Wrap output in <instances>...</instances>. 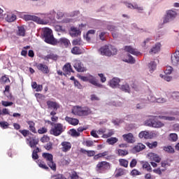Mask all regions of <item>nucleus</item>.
Returning a JSON list of instances; mask_svg holds the SVG:
<instances>
[{
  "label": "nucleus",
  "instance_id": "obj_1",
  "mask_svg": "<svg viewBox=\"0 0 179 179\" xmlns=\"http://www.w3.org/2000/svg\"><path fill=\"white\" fill-rule=\"evenodd\" d=\"M43 38L45 43L47 44H50L51 45H55L57 44H60L61 45H70L71 41L66 38H61L59 41L54 38L52 35V30L50 28H45L43 29Z\"/></svg>",
  "mask_w": 179,
  "mask_h": 179
},
{
  "label": "nucleus",
  "instance_id": "obj_2",
  "mask_svg": "<svg viewBox=\"0 0 179 179\" xmlns=\"http://www.w3.org/2000/svg\"><path fill=\"white\" fill-rule=\"evenodd\" d=\"M92 113V110L87 107L74 106L72 109V114L79 117H85Z\"/></svg>",
  "mask_w": 179,
  "mask_h": 179
},
{
  "label": "nucleus",
  "instance_id": "obj_3",
  "mask_svg": "<svg viewBox=\"0 0 179 179\" xmlns=\"http://www.w3.org/2000/svg\"><path fill=\"white\" fill-rule=\"evenodd\" d=\"M101 55H106V57H111L117 54V48L113 45H103L99 49Z\"/></svg>",
  "mask_w": 179,
  "mask_h": 179
},
{
  "label": "nucleus",
  "instance_id": "obj_4",
  "mask_svg": "<svg viewBox=\"0 0 179 179\" xmlns=\"http://www.w3.org/2000/svg\"><path fill=\"white\" fill-rule=\"evenodd\" d=\"M145 125L146 127H152V128H163L164 123L156 120V116H150V118L145 121Z\"/></svg>",
  "mask_w": 179,
  "mask_h": 179
},
{
  "label": "nucleus",
  "instance_id": "obj_5",
  "mask_svg": "<svg viewBox=\"0 0 179 179\" xmlns=\"http://www.w3.org/2000/svg\"><path fill=\"white\" fill-rule=\"evenodd\" d=\"M42 157L45 159L49 167L53 171H55L57 170V164L54 162V156H52V154L44 152L42 154Z\"/></svg>",
  "mask_w": 179,
  "mask_h": 179
},
{
  "label": "nucleus",
  "instance_id": "obj_6",
  "mask_svg": "<svg viewBox=\"0 0 179 179\" xmlns=\"http://www.w3.org/2000/svg\"><path fill=\"white\" fill-rule=\"evenodd\" d=\"M65 131L64 125L61 123L55 124L53 127L50 129V132L51 135L54 136H59L62 132Z\"/></svg>",
  "mask_w": 179,
  "mask_h": 179
},
{
  "label": "nucleus",
  "instance_id": "obj_7",
  "mask_svg": "<svg viewBox=\"0 0 179 179\" xmlns=\"http://www.w3.org/2000/svg\"><path fill=\"white\" fill-rule=\"evenodd\" d=\"M110 163L106 162H99L96 165V170L98 173H104L106 170H109Z\"/></svg>",
  "mask_w": 179,
  "mask_h": 179
},
{
  "label": "nucleus",
  "instance_id": "obj_8",
  "mask_svg": "<svg viewBox=\"0 0 179 179\" xmlns=\"http://www.w3.org/2000/svg\"><path fill=\"white\" fill-rule=\"evenodd\" d=\"M177 16V12L173 10H169L166 11V15H165L164 18L163 23H169L170 20H173V19H176V17Z\"/></svg>",
  "mask_w": 179,
  "mask_h": 179
},
{
  "label": "nucleus",
  "instance_id": "obj_9",
  "mask_svg": "<svg viewBox=\"0 0 179 179\" xmlns=\"http://www.w3.org/2000/svg\"><path fill=\"white\" fill-rule=\"evenodd\" d=\"M74 69L77 71V72H86V68L80 60L74 59L73 61Z\"/></svg>",
  "mask_w": 179,
  "mask_h": 179
},
{
  "label": "nucleus",
  "instance_id": "obj_10",
  "mask_svg": "<svg viewBox=\"0 0 179 179\" xmlns=\"http://www.w3.org/2000/svg\"><path fill=\"white\" fill-rule=\"evenodd\" d=\"M156 133L153 132V131H141L140 132V134H138L139 138H144L145 139H153V138H156Z\"/></svg>",
  "mask_w": 179,
  "mask_h": 179
},
{
  "label": "nucleus",
  "instance_id": "obj_11",
  "mask_svg": "<svg viewBox=\"0 0 179 179\" xmlns=\"http://www.w3.org/2000/svg\"><path fill=\"white\" fill-rule=\"evenodd\" d=\"M120 82L121 80L120 78H113L108 82V85L110 86V87H112V89H117V87H120Z\"/></svg>",
  "mask_w": 179,
  "mask_h": 179
},
{
  "label": "nucleus",
  "instance_id": "obj_12",
  "mask_svg": "<svg viewBox=\"0 0 179 179\" xmlns=\"http://www.w3.org/2000/svg\"><path fill=\"white\" fill-rule=\"evenodd\" d=\"M122 138L125 142H127V143H134L135 142V137L131 133L123 134Z\"/></svg>",
  "mask_w": 179,
  "mask_h": 179
},
{
  "label": "nucleus",
  "instance_id": "obj_13",
  "mask_svg": "<svg viewBox=\"0 0 179 179\" xmlns=\"http://www.w3.org/2000/svg\"><path fill=\"white\" fill-rule=\"evenodd\" d=\"M124 51H126V52L131 54L132 55H141V52H139L137 49H135L130 45L125 46Z\"/></svg>",
  "mask_w": 179,
  "mask_h": 179
},
{
  "label": "nucleus",
  "instance_id": "obj_14",
  "mask_svg": "<svg viewBox=\"0 0 179 179\" xmlns=\"http://www.w3.org/2000/svg\"><path fill=\"white\" fill-rule=\"evenodd\" d=\"M88 82L96 87H103V85L99 83L96 78L92 75H88Z\"/></svg>",
  "mask_w": 179,
  "mask_h": 179
},
{
  "label": "nucleus",
  "instance_id": "obj_15",
  "mask_svg": "<svg viewBox=\"0 0 179 179\" xmlns=\"http://www.w3.org/2000/svg\"><path fill=\"white\" fill-rule=\"evenodd\" d=\"M62 146V150L64 152L66 153V152H69L72 148V144L68 141H63L61 143Z\"/></svg>",
  "mask_w": 179,
  "mask_h": 179
},
{
  "label": "nucleus",
  "instance_id": "obj_16",
  "mask_svg": "<svg viewBox=\"0 0 179 179\" xmlns=\"http://www.w3.org/2000/svg\"><path fill=\"white\" fill-rule=\"evenodd\" d=\"M171 62L173 65L177 66L179 64V51L176 50L172 55H171Z\"/></svg>",
  "mask_w": 179,
  "mask_h": 179
},
{
  "label": "nucleus",
  "instance_id": "obj_17",
  "mask_svg": "<svg viewBox=\"0 0 179 179\" xmlns=\"http://www.w3.org/2000/svg\"><path fill=\"white\" fill-rule=\"evenodd\" d=\"M69 34L71 37H78V36L82 34V31L75 27H71L70 28Z\"/></svg>",
  "mask_w": 179,
  "mask_h": 179
},
{
  "label": "nucleus",
  "instance_id": "obj_18",
  "mask_svg": "<svg viewBox=\"0 0 179 179\" xmlns=\"http://www.w3.org/2000/svg\"><path fill=\"white\" fill-rule=\"evenodd\" d=\"M27 143L30 146V148H36V145H38L39 140L38 138H27Z\"/></svg>",
  "mask_w": 179,
  "mask_h": 179
},
{
  "label": "nucleus",
  "instance_id": "obj_19",
  "mask_svg": "<svg viewBox=\"0 0 179 179\" xmlns=\"http://www.w3.org/2000/svg\"><path fill=\"white\" fill-rule=\"evenodd\" d=\"M64 120L66 122H68V124H69L70 125H73V127H76V125L79 124V120L76 118H73V117L66 116L64 118Z\"/></svg>",
  "mask_w": 179,
  "mask_h": 179
},
{
  "label": "nucleus",
  "instance_id": "obj_20",
  "mask_svg": "<svg viewBox=\"0 0 179 179\" xmlns=\"http://www.w3.org/2000/svg\"><path fill=\"white\" fill-rule=\"evenodd\" d=\"M36 68L38 69V71L43 72V73H48V72H50V70H48V66L43 64H36Z\"/></svg>",
  "mask_w": 179,
  "mask_h": 179
},
{
  "label": "nucleus",
  "instance_id": "obj_21",
  "mask_svg": "<svg viewBox=\"0 0 179 179\" xmlns=\"http://www.w3.org/2000/svg\"><path fill=\"white\" fill-rule=\"evenodd\" d=\"M47 106L48 108H50L51 110H55V111H57L58 108H59V105L57 102H54L52 101H48Z\"/></svg>",
  "mask_w": 179,
  "mask_h": 179
},
{
  "label": "nucleus",
  "instance_id": "obj_22",
  "mask_svg": "<svg viewBox=\"0 0 179 179\" xmlns=\"http://www.w3.org/2000/svg\"><path fill=\"white\" fill-rule=\"evenodd\" d=\"M148 157L150 159V160L156 162V163H160V157H159V155H157V154L150 152L148 154Z\"/></svg>",
  "mask_w": 179,
  "mask_h": 179
},
{
  "label": "nucleus",
  "instance_id": "obj_23",
  "mask_svg": "<svg viewBox=\"0 0 179 179\" xmlns=\"http://www.w3.org/2000/svg\"><path fill=\"white\" fill-rule=\"evenodd\" d=\"M148 72L150 73H153L156 71V69L157 68V64L155 61H151L148 65Z\"/></svg>",
  "mask_w": 179,
  "mask_h": 179
},
{
  "label": "nucleus",
  "instance_id": "obj_24",
  "mask_svg": "<svg viewBox=\"0 0 179 179\" xmlns=\"http://www.w3.org/2000/svg\"><path fill=\"white\" fill-rule=\"evenodd\" d=\"M123 62H127V64H131V65L135 64V59L131 55H127L122 57Z\"/></svg>",
  "mask_w": 179,
  "mask_h": 179
},
{
  "label": "nucleus",
  "instance_id": "obj_25",
  "mask_svg": "<svg viewBox=\"0 0 179 179\" xmlns=\"http://www.w3.org/2000/svg\"><path fill=\"white\" fill-rule=\"evenodd\" d=\"M71 52L75 55H79L80 54H83V52H85V50L81 49L78 46H75L74 48H72Z\"/></svg>",
  "mask_w": 179,
  "mask_h": 179
},
{
  "label": "nucleus",
  "instance_id": "obj_26",
  "mask_svg": "<svg viewBox=\"0 0 179 179\" xmlns=\"http://www.w3.org/2000/svg\"><path fill=\"white\" fill-rule=\"evenodd\" d=\"M126 6H127V8H129V9H136L137 10H138V12L143 10V7H139L138 4L134 5L132 3H126Z\"/></svg>",
  "mask_w": 179,
  "mask_h": 179
},
{
  "label": "nucleus",
  "instance_id": "obj_27",
  "mask_svg": "<svg viewBox=\"0 0 179 179\" xmlns=\"http://www.w3.org/2000/svg\"><path fill=\"white\" fill-rule=\"evenodd\" d=\"M145 148L146 146H145V145L142 143H138V145H135L133 148V152H141V150H143V149H145Z\"/></svg>",
  "mask_w": 179,
  "mask_h": 179
},
{
  "label": "nucleus",
  "instance_id": "obj_28",
  "mask_svg": "<svg viewBox=\"0 0 179 179\" xmlns=\"http://www.w3.org/2000/svg\"><path fill=\"white\" fill-rule=\"evenodd\" d=\"M160 50L161 48L159 45H155V46H152V48H150L149 52L151 55H153L155 54H157L160 52Z\"/></svg>",
  "mask_w": 179,
  "mask_h": 179
},
{
  "label": "nucleus",
  "instance_id": "obj_29",
  "mask_svg": "<svg viewBox=\"0 0 179 179\" xmlns=\"http://www.w3.org/2000/svg\"><path fill=\"white\" fill-rule=\"evenodd\" d=\"M63 71L64 72V73H66V75H69V73L72 72L71 64H66L63 67Z\"/></svg>",
  "mask_w": 179,
  "mask_h": 179
},
{
  "label": "nucleus",
  "instance_id": "obj_30",
  "mask_svg": "<svg viewBox=\"0 0 179 179\" xmlns=\"http://www.w3.org/2000/svg\"><path fill=\"white\" fill-rule=\"evenodd\" d=\"M120 89L123 92H125V93H130L131 92V87H129V85L127 83H124L122 86H120Z\"/></svg>",
  "mask_w": 179,
  "mask_h": 179
},
{
  "label": "nucleus",
  "instance_id": "obj_31",
  "mask_svg": "<svg viewBox=\"0 0 179 179\" xmlns=\"http://www.w3.org/2000/svg\"><path fill=\"white\" fill-rule=\"evenodd\" d=\"M125 174H127V171H125V169H116L115 171V177L116 178L121 177L122 176H125Z\"/></svg>",
  "mask_w": 179,
  "mask_h": 179
},
{
  "label": "nucleus",
  "instance_id": "obj_32",
  "mask_svg": "<svg viewBox=\"0 0 179 179\" xmlns=\"http://www.w3.org/2000/svg\"><path fill=\"white\" fill-rule=\"evenodd\" d=\"M27 124L29 125V129L33 134H36L37 131L36 130V127H34L36 124L34 123L33 121H28Z\"/></svg>",
  "mask_w": 179,
  "mask_h": 179
},
{
  "label": "nucleus",
  "instance_id": "obj_33",
  "mask_svg": "<svg viewBox=\"0 0 179 179\" xmlns=\"http://www.w3.org/2000/svg\"><path fill=\"white\" fill-rule=\"evenodd\" d=\"M24 19L27 22H29V20H33L34 22H37V20H38V17L36 15H24Z\"/></svg>",
  "mask_w": 179,
  "mask_h": 179
},
{
  "label": "nucleus",
  "instance_id": "obj_34",
  "mask_svg": "<svg viewBox=\"0 0 179 179\" xmlns=\"http://www.w3.org/2000/svg\"><path fill=\"white\" fill-rule=\"evenodd\" d=\"M17 35L20 36L21 37H24L26 35V29H24V27H18Z\"/></svg>",
  "mask_w": 179,
  "mask_h": 179
},
{
  "label": "nucleus",
  "instance_id": "obj_35",
  "mask_svg": "<svg viewBox=\"0 0 179 179\" xmlns=\"http://www.w3.org/2000/svg\"><path fill=\"white\" fill-rule=\"evenodd\" d=\"M159 118H160V120H164L165 121H176L177 120L176 117L173 116L159 115Z\"/></svg>",
  "mask_w": 179,
  "mask_h": 179
},
{
  "label": "nucleus",
  "instance_id": "obj_36",
  "mask_svg": "<svg viewBox=\"0 0 179 179\" xmlns=\"http://www.w3.org/2000/svg\"><path fill=\"white\" fill-rule=\"evenodd\" d=\"M118 142V138L116 137H111L106 140V143H108V145H115Z\"/></svg>",
  "mask_w": 179,
  "mask_h": 179
},
{
  "label": "nucleus",
  "instance_id": "obj_37",
  "mask_svg": "<svg viewBox=\"0 0 179 179\" xmlns=\"http://www.w3.org/2000/svg\"><path fill=\"white\" fill-rule=\"evenodd\" d=\"M143 164V169H145L147 171H152V166H150V164L148 162H143L141 163Z\"/></svg>",
  "mask_w": 179,
  "mask_h": 179
},
{
  "label": "nucleus",
  "instance_id": "obj_38",
  "mask_svg": "<svg viewBox=\"0 0 179 179\" xmlns=\"http://www.w3.org/2000/svg\"><path fill=\"white\" fill-rule=\"evenodd\" d=\"M40 152V148H36V150H34L32 152V159L34 160H37L38 159V153Z\"/></svg>",
  "mask_w": 179,
  "mask_h": 179
},
{
  "label": "nucleus",
  "instance_id": "obj_39",
  "mask_svg": "<svg viewBox=\"0 0 179 179\" xmlns=\"http://www.w3.org/2000/svg\"><path fill=\"white\" fill-rule=\"evenodd\" d=\"M15 19H16L15 15H8L7 17H6V20L10 23L12 22H15Z\"/></svg>",
  "mask_w": 179,
  "mask_h": 179
},
{
  "label": "nucleus",
  "instance_id": "obj_40",
  "mask_svg": "<svg viewBox=\"0 0 179 179\" xmlns=\"http://www.w3.org/2000/svg\"><path fill=\"white\" fill-rule=\"evenodd\" d=\"M37 164L41 167V169H44L45 170H48V166L45 165V163L44 162L38 159L37 161Z\"/></svg>",
  "mask_w": 179,
  "mask_h": 179
},
{
  "label": "nucleus",
  "instance_id": "obj_41",
  "mask_svg": "<svg viewBox=\"0 0 179 179\" xmlns=\"http://www.w3.org/2000/svg\"><path fill=\"white\" fill-rule=\"evenodd\" d=\"M163 150L164 152H167V153H174V148L171 145L164 146Z\"/></svg>",
  "mask_w": 179,
  "mask_h": 179
},
{
  "label": "nucleus",
  "instance_id": "obj_42",
  "mask_svg": "<svg viewBox=\"0 0 179 179\" xmlns=\"http://www.w3.org/2000/svg\"><path fill=\"white\" fill-rule=\"evenodd\" d=\"M82 152L83 153H85V155H87L89 157H92V156H94V155H96V152L93 150H83Z\"/></svg>",
  "mask_w": 179,
  "mask_h": 179
},
{
  "label": "nucleus",
  "instance_id": "obj_43",
  "mask_svg": "<svg viewBox=\"0 0 179 179\" xmlns=\"http://www.w3.org/2000/svg\"><path fill=\"white\" fill-rule=\"evenodd\" d=\"M114 134H115L114 130H108V133H105L103 135V138H105L106 139L107 138H110V136H113Z\"/></svg>",
  "mask_w": 179,
  "mask_h": 179
},
{
  "label": "nucleus",
  "instance_id": "obj_44",
  "mask_svg": "<svg viewBox=\"0 0 179 179\" xmlns=\"http://www.w3.org/2000/svg\"><path fill=\"white\" fill-rule=\"evenodd\" d=\"M146 145L148 146L150 149H155V148H157V141H154L152 143H146Z\"/></svg>",
  "mask_w": 179,
  "mask_h": 179
},
{
  "label": "nucleus",
  "instance_id": "obj_45",
  "mask_svg": "<svg viewBox=\"0 0 179 179\" xmlns=\"http://www.w3.org/2000/svg\"><path fill=\"white\" fill-rule=\"evenodd\" d=\"M95 33H96V30H94V29L89 30L85 34V40H87V41H90V37H89V34H94Z\"/></svg>",
  "mask_w": 179,
  "mask_h": 179
},
{
  "label": "nucleus",
  "instance_id": "obj_46",
  "mask_svg": "<svg viewBox=\"0 0 179 179\" xmlns=\"http://www.w3.org/2000/svg\"><path fill=\"white\" fill-rule=\"evenodd\" d=\"M142 173L141 171H138L137 169H133L130 172V176H132V177H136V176H141Z\"/></svg>",
  "mask_w": 179,
  "mask_h": 179
},
{
  "label": "nucleus",
  "instance_id": "obj_47",
  "mask_svg": "<svg viewBox=\"0 0 179 179\" xmlns=\"http://www.w3.org/2000/svg\"><path fill=\"white\" fill-rule=\"evenodd\" d=\"M118 156H127L128 155V151L127 150H117Z\"/></svg>",
  "mask_w": 179,
  "mask_h": 179
},
{
  "label": "nucleus",
  "instance_id": "obj_48",
  "mask_svg": "<svg viewBox=\"0 0 179 179\" xmlns=\"http://www.w3.org/2000/svg\"><path fill=\"white\" fill-rule=\"evenodd\" d=\"M172 73H173V67L170 66H167L164 71L165 75H171Z\"/></svg>",
  "mask_w": 179,
  "mask_h": 179
},
{
  "label": "nucleus",
  "instance_id": "obj_49",
  "mask_svg": "<svg viewBox=\"0 0 179 179\" xmlns=\"http://www.w3.org/2000/svg\"><path fill=\"white\" fill-rule=\"evenodd\" d=\"M108 104H109V106H114L115 107H121L122 106V103L113 101L111 102H108Z\"/></svg>",
  "mask_w": 179,
  "mask_h": 179
},
{
  "label": "nucleus",
  "instance_id": "obj_50",
  "mask_svg": "<svg viewBox=\"0 0 179 179\" xmlns=\"http://www.w3.org/2000/svg\"><path fill=\"white\" fill-rule=\"evenodd\" d=\"M148 101L150 103H157V98L154 95H150L148 97Z\"/></svg>",
  "mask_w": 179,
  "mask_h": 179
},
{
  "label": "nucleus",
  "instance_id": "obj_51",
  "mask_svg": "<svg viewBox=\"0 0 179 179\" xmlns=\"http://www.w3.org/2000/svg\"><path fill=\"white\" fill-rule=\"evenodd\" d=\"M145 107H146V103H145L143 102L137 103L136 106V108H137V110H142V109L145 108Z\"/></svg>",
  "mask_w": 179,
  "mask_h": 179
},
{
  "label": "nucleus",
  "instance_id": "obj_52",
  "mask_svg": "<svg viewBox=\"0 0 179 179\" xmlns=\"http://www.w3.org/2000/svg\"><path fill=\"white\" fill-rule=\"evenodd\" d=\"M1 104L3 106V107H10V106H13V102L1 101Z\"/></svg>",
  "mask_w": 179,
  "mask_h": 179
},
{
  "label": "nucleus",
  "instance_id": "obj_53",
  "mask_svg": "<svg viewBox=\"0 0 179 179\" xmlns=\"http://www.w3.org/2000/svg\"><path fill=\"white\" fill-rule=\"evenodd\" d=\"M169 138L171 141H173V142H176V141L178 139V136L177 135V134H171L169 135Z\"/></svg>",
  "mask_w": 179,
  "mask_h": 179
},
{
  "label": "nucleus",
  "instance_id": "obj_54",
  "mask_svg": "<svg viewBox=\"0 0 179 179\" xmlns=\"http://www.w3.org/2000/svg\"><path fill=\"white\" fill-rule=\"evenodd\" d=\"M157 103H159L160 104L167 103V99L163 97L157 98Z\"/></svg>",
  "mask_w": 179,
  "mask_h": 179
},
{
  "label": "nucleus",
  "instance_id": "obj_55",
  "mask_svg": "<svg viewBox=\"0 0 179 179\" xmlns=\"http://www.w3.org/2000/svg\"><path fill=\"white\" fill-rule=\"evenodd\" d=\"M71 136H80V133L76 131L75 129H72L70 130Z\"/></svg>",
  "mask_w": 179,
  "mask_h": 179
},
{
  "label": "nucleus",
  "instance_id": "obj_56",
  "mask_svg": "<svg viewBox=\"0 0 179 179\" xmlns=\"http://www.w3.org/2000/svg\"><path fill=\"white\" fill-rule=\"evenodd\" d=\"M120 164L123 167H128V161L125 159H120Z\"/></svg>",
  "mask_w": 179,
  "mask_h": 179
},
{
  "label": "nucleus",
  "instance_id": "obj_57",
  "mask_svg": "<svg viewBox=\"0 0 179 179\" xmlns=\"http://www.w3.org/2000/svg\"><path fill=\"white\" fill-rule=\"evenodd\" d=\"M98 76L101 79V82L102 83H106V82L107 81V78H106V76H104L103 73H99Z\"/></svg>",
  "mask_w": 179,
  "mask_h": 179
},
{
  "label": "nucleus",
  "instance_id": "obj_58",
  "mask_svg": "<svg viewBox=\"0 0 179 179\" xmlns=\"http://www.w3.org/2000/svg\"><path fill=\"white\" fill-rule=\"evenodd\" d=\"M71 162V160L69 159H62L60 161V163L62 166H68L69 163Z\"/></svg>",
  "mask_w": 179,
  "mask_h": 179
},
{
  "label": "nucleus",
  "instance_id": "obj_59",
  "mask_svg": "<svg viewBox=\"0 0 179 179\" xmlns=\"http://www.w3.org/2000/svg\"><path fill=\"white\" fill-rule=\"evenodd\" d=\"M90 100L92 101H99V100H100V98H99V96H97V95L96 94H92L90 96Z\"/></svg>",
  "mask_w": 179,
  "mask_h": 179
},
{
  "label": "nucleus",
  "instance_id": "obj_60",
  "mask_svg": "<svg viewBox=\"0 0 179 179\" xmlns=\"http://www.w3.org/2000/svg\"><path fill=\"white\" fill-rule=\"evenodd\" d=\"M50 141V137L47 136H44L41 138V142L43 143H45Z\"/></svg>",
  "mask_w": 179,
  "mask_h": 179
},
{
  "label": "nucleus",
  "instance_id": "obj_61",
  "mask_svg": "<svg viewBox=\"0 0 179 179\" xmlns=\"http://www.w3.org/2000/svg\"><path fill=\"white\" fill-rule=\"evenodd\" d=\"M1 115H10V113H9V110L8 108H3Z\"/></svg>",
  "mask_w": 179,
  "mask_h": 179
},
{
  "label": "nucleus",
  "instance_id": "obj_62",
  "mask_svg": "<svg viewBox=\"0 0 179 179\" xmlns=\"http://www.w3.org/2000/svg\"><path fill=\"white\" fill-rule=\"evenodd\" d=\"M0 125L1 128H3L4 129H6L8 127H9V123L6 122H0Z\"/></svg>",
  "mask_w": 179,
  "mask_h": 179
},
{
  "label": "nucleus",
  "instance_id": "obj_63",
  "mask_svg": "<svg viewBox=\"0 0 179 179\" xmlns=\"http://www.w3.org/2000/svg\"><path fill=\"white\" fill-rule=\"evenodd\" d=\"M38 134H43L47 132V128L42 127L38 130Z\"/></svg>",
  "mask_w": 179,
  "mask_h": 179
},
{
  "label": "nucleus",
  "instance_id": "obj_64",
  "mask_svg": "<svg viewBox=\"0 0 179 179\" xmlns=\"http://www.w3.org/2000/svg\"><path fill=\"white\" fill-rule=\"evenodd\" d=\"M52 178H53V179H66L64 176H62V175H61V174H59L57 176H52Z\"/></svg>",
  "mask_w": 179,
  "mask_h": 179
}]
</instances>
